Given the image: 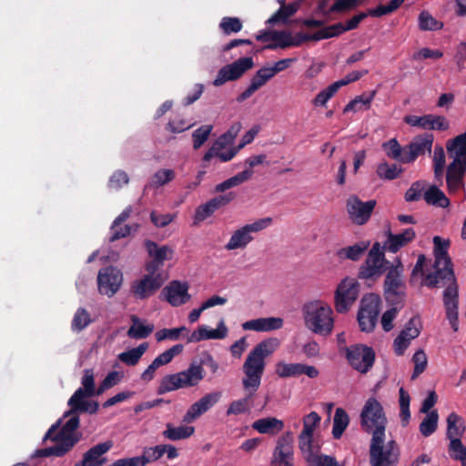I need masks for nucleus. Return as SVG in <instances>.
Wrapping results in <instances>:
<instances>
[{"mask_svg": "<svg viewBox=\"0 0 466 466\" xmlns=\"http://www.w3.org/2000/svg\"><path fill=\"white\" fill-rule=\"evenodd\" d=\"M410 398L409 393L407 391H405L403 388H400V417L404 425H406L409 422V420L410 418Z\"/></svg>", "mask_w": 466, "mask_h": 466, "instance_id": "obj_62", "label": "nucleus"}, {"mask_svg": "<svg viewBox=\"0 0 466 466\" xmlns=\"http://www.w3.org/2000/svg\"><path fill=\"white\" fill-rule=\"evenodd\" d=\"M176 177L173 169L163 168L154 173L147 187H159L172 181Z\"/></svg>", "mask_w": 466, "mask_h": 466, "instance_id": "obj_51", "label": "nucleus"}, {"mask_svg": "<svg viewBox=\"0 0 466 466\" xmlns=\"http://www.w3.org/2000/svg\"><path fill=\"white\" fill-rule=\"evenodd\" d=\"M280 346L277 338H269L258 343L248 354L243 363L242 385L245 391L256 392L260 384L266 367L265 360L271 356Z\"/></svg>", "mask_w": 466, "mask_h": 466, "instance_id": "obj_4", "label": "nucleus"}, {"mask_svg": "<svg viewBox=\"0 0 466 466\" xmlns=\"http://www.w3.org/2000/svg\"><path fill=\"white\" fill-rule=\"evenodd\" d=\"M380 299L378 295L368 294L364 296L360 301L359 311L378 317L380 311Z\"/></svg>", "mask_w": 466, "mask_h": 466, "instance_id": "obj_49", "label": "nucleus"}, {"mask_svg": "<svg viewBox=\"0 0 466 466\" xmlns=\"http://www.w3.org/2000/svg\"><path fill=\"white\" fill-rule=\"evenodd\" d=\"M271 41L273 44H269L266 46L268 49H275V48H288L290 47L293 42H291V33L289 31H277L272 30L271 34Z\"/></svg>", "mask_w": 466, "mask_h": 466, "instance_id": "obj_48", "label": "nucleus"}, {"mask_svg": "<svg viewBox=\"0 0 466 466\" xmlns=\"http://www.w3.org/2000/svg\"><path fill=\"white\" fill-rule=\"evenodd\" d=\"M252 175H253V171L251 169H246L242 172H239L237 175L231 177L230 178L223 181L222 183L218 184L215 187V192H217V193L224 192L231 187L239 186L242 183L250 179Z\"/></svg>", "mask_w": 466, "mask_h": 466, "instance_id": "obj_41", "label": "nucleus"}, {"mask_svg": "<svg viewBox=\"0 0 466 466\" xmlns=\"http://www.w3.org/2000/svg\"><path fill=\"white\" fill-rule=\"evenodd\" d=\"M350 423V418L345 410L337 408L333 418L332 435L335 439H339Z\"/></svg>", "mask_w": 466, "mask_h": 466, "instance_id": "obj_44", "label": "nucleus"}, {"mask_svg": "<svg viewBox=\"0 0 466 466\" xmlns=\"http://www.w3.org/2000/svg\"><path fill=\"white\" fill-rule=\"evenodd\" d=\"M187 329L184 326L175 329H162L156 332L155 337L157 341L165 339L177 340L183 331H187Z\"/></svg>", "mask_w": 466, "mask_h": 466, "instance_id": "obj_64", "label": "nucleus"}, {"mask_svg": "<svg viewBox=\"0 0 466 466\" xmlns=\"http://www.w3.org/2000/svg\"><path fill=\"white\" fill-rule=\"evenodd\" d=\"M219 27L225 35L238 33L242 29V23L238 17L225 16L219 23Z\"/></svg>", "mask_w": 466, "mask_h": 466, "instance_id": "obj_59", "label": "nucleus"}, {"mask_svg": "<svg viewBox=\"0 0 466 466\" xmlns=\"http://www.w3.org/2000/svg\"><path fill=\"white\" fill-rule=\"evenodd\" d=\"M188 289L187 282L173 280L162 289L161 296L172 307H179L190 300L191 295L188 293Z\"/></svg>", "mask_w": 466, "mask_h": 466, "instance_id": "obj_19", "label": "nucleus"}, {"mask_svg": "<svg viewBox=\"0 0 466 466\" xmlns=\"http://www.w3.org/2000/svg\"><path fill=\"white\" fill-rule=\"evenodd\" d=\"M132 325L127 330V336L131 339H146L154 330V325L136 315L131 316Z\"/></svg>", "mask_w": 466, "mask_h": 466, "instance_id": "obj_35", "label": "nucleus"}, {"mask_svg": "<svg viewBox=\"0 0 466 466\" xmlns=\"http://www.w3.org/2000/svg\"><path fill=\"white\" fill-rule=\"evenodd\" d=\"M376 173L381 179L392 180L400 176L401 168L395 164L390 165L387 162H382L378 165Z\"/></svg>", "mask_w": 466, "mask_h": 466, "instance_id": "obj_54", "label": "nucleus"}, {"mask_svg": "<svg viewBox=\"0 0 466 466\" xmlns=\"http://www.w3.org/2000/svg\"><path fill=\"white\" fill-rule=\"evenodd\" d=\"M385 257L380 245L375 243L369 251L365 262L360 266L359 276L361 279H370L380 276L385 269Z\"/></svg>", "mask_w": 466, "mask_h": 466, "instance_id": "obj_13", "label": "nucleus"}, {"mask_svg": "<svg viewBox=\"0 0 466 466\" xmlns=\"http://www.w3.org/2000/svg\"><path fill=\"white\" fill-rule=\"evenodd\" d=\"M252 429L260 434L275 436L284 429V422L275 417H265L255 420Z\"/></svg>", "mask_w": 466, "mask_h": 466, "instance_id": "obj_33", "label": "nucleus"}, {"mask_svg": "<svg viewBox=\"0 0 466 466\" xmlns=\"http://www.w3.org/2000/svg\"><path fill=\"white\" fill-rule=\"evenodd\" d=\"M195 431L192 426L174 427L172 424H167V429L163 431V436L170 441H178L190 437Z\"/></svg>", "mask_w": 466, "mask_h": 466, "instance_id": "obj_45", "label": "nucleus"}, {"mask_svg": "<svg viewBox=\"0 0 466 466\" xmlns=\"http://www.w3.org/2000/svg\"><path fill=\"white\" fill-rule=\"evenodd\" d=\"M91 321L89 312L84 308H79L74 314L71 328L74 331L79 332L86 329Z\"/></svg>", "mask_w": 466, "mask_h": 466, "instance_id": "obj_52", "label": "nucleus"}, {"mask_svg": "<svg viewBox=\"0 0 466 466\" xmlns=\"http://www.w3.org/2000/svg\"><path fill=\"white\" fill-rule=\"evenodd\" d=\"M376 206L375 200L361 201L357 196H350L346 208L350 220L357 225H364L370 219Z\"/></svg>", "mask_w": 466, "mask_h": 466, "instance_id": "obj_16", "label": "nucleus"}, {"mask_svg": "<svg viewBox=\"0 0 466 466\" xmlns=\"http://www.w3.org/2000/svg\"><path fill=\"white\" fill-rule=\"evenodd\" d=\"M305 327L311 332L327 337L334 328V314L325 301L316 299L305 303L301 309Z\"/></svg>", "mask_w": 466, "mask_h": 466, "instance_id": "obj_5", "label": "nucleus"}, {"mask_svg": "<svg viewBox=\"0 0 466 466\" xmlns=\"http://www.w3.org/2000/svg\"><path fill=\"white\" fill-rule=\"evenodd\" d=\"M253 66L254 62L251 57L239 58L237 61L220 68L217 77L213 81V85L216 86H220L226 82L237 80L246 71L252 68Z\"/></svg>", "mask_w": 466, "mask_h": 466, "instance_id": "obj_15", "label": "nucleus"}, {"mask_svg": "<svg viewBox=\"0 0 466 466\" xmlns=\"http://www.w3.org/2000/svg\"><path fill=\"white\" fill-rule=\"evenodd\" d=\"M387 418L380 402L374 397L369 398L360 413L362 429L372 434L370 456L371 466H395L398 451L395 442L385 443Z\"/></svg>", "mask_w": 466, "mask_h": 466, "instance_id": "obj_3", "label": "nucleus"}, {"mask_svg": "<svg viewBox=\"0 0 466 466\" xmlns=\"http://www.w3.org/2000/svg\"><path fill=\"white\" fill-rule=\"evenodd\" d=\"M321 417L316 412L311 411L303 417V429L299 435V448L303 453L310 455V451L317 448L314 445V432L319 427Z\"/></svg>", "mask_w": 466, "mask_h": 466, "instance_id": "obj_14", "label": "nucleus"}, {"mask_svg": "<svg viewBox=\"0 0 466 466\" xmlns=\"http://www.w3.org/2000/svg\"><path fill=\"white\" fill-rule=\"evenodd\" d=\"M222 397L220 391H212L205 394L198 401L194 402L187 410L183 417V422L191 423L201 415L209 410L217 404Z\"/></svg>", "mask_w": 466, "mask_h": 466, "instance_id": "obj_20", "label": "nucleus"}, {"mask_svg": "<svg viewBox=\"0 0 466 466\" xmlns=\"http://www.w3.org/2000/svg\"><path fill=\"white\" fill-rule=\"evenodd\" d=\"M445 165L446 157L444 148L441 145H435L432 156V167L435 178L441 182L442 181Z\"/></svg>", "mask_w": 466, "mask_h": 466, "instance_id": "obj_43", "label": "nucleus"}, {"mask_svg": "<svg viewBox=\"0 0 466 466\" xmlns=\"http://www.w3.org/2000/svg\"><path fill=\"white\" fill-rule=\"evenodd\" d=\"M256 392L246 391L245 397L231 401L226 411L228 416H238L250 411L253 408V397Z\"/></svg>", "mask_w": 466, "mask_h": 466, "instance_id": "obj_36", "label": "nucleus"}, {"mask_svg": "<svg viewBox=\"0 0 466 466\" xmlns=\"http://www.w3.org/2000/svg\"><path fill=\"white\" fill-rule=\"evenodd\" d=\"M147 273L135 279L130 285V292L137 299H146L154 295L165 283L167 277L147 266Z\"/></svg>", "mask_w": 466, "mask_h": 466, "instance_id": "obj_8", "label": "nucleus"}, {"mask_svg": "<svg viewBox=\"0 0 466 466\" xmlns=\"http://www.w3.org/2000/svg\"><path fill=\"white\" fill-rule=\"evenodd\" d=\"M123 282L122 272L114 267L99 270L97 275L98 290L101 294L113 297L120 289Z\"/></svg>", "mask_w": 466, "mask_h": 466, "instance_id": "obj_17", "label": "nucleus"}, {"mask_svg": "<svg viewBox=\"0 0 466 466\" xmlns=\"http://www.w3.org/2000/svg\"><path fill=\"white\" fill-rule=\"evenodd\" d=\"M405 122L411 127H420L427 130L444 131L449 129L450 123L445 116L436 115L407 116Z\"/></svg>", "mask_w": 466, "mask_h": 466, "instance_id": "obj_24", "label": "nucleus"}, {"mask_svg": "<svg viewBox=\"0 0 466 466\" xmlns=\"http://www.w3.org/2000/svg\"><path fill=\"white\" fill-rule=\"evenodd\" d=\"M228 329L221 319L216 329H210L207 325L198 326L187 339L188 343L199 342L208 339H222L228 336Z\"/></svg>", "mask_w": 466, "mask_h": 466, "instance_id": "obj_26", "label": "nucleus"}, {"mask_svg": "<svg viewBox=\"0 0 466 466\" xmlns=\"http://www.w3.org/2000/svg\"><path fill=\"white\" fill-rule=\"evenodd\" d=\"M148 349V344L147 342L141 343L137 348H133L131 350H128L127 351L121 352L118 354L117 359L128 365V366H135L138 363L141 357L145 354V352Z\"/></svg>", "mask_w": 466, "mask_h": 466, "instance_id": "obj_40", "label": "nucleus"}, {"mask_svg": "<svg viewBox=\"0 0 466 466\" xmlns=\"http://www.w3.org/2000/svg\"><path fill=\"white\" fill-rule=\"evenodd\" d=\"M433 141L434 137L431 134H424L414 137L410 145L404 149L401 162L412 163L418 157L422 156L427 152L431 153Z\"/></svg>", "mask_w": 466, "mask_h": 466, "instance_id": "obj_21", "label": "nucleus"}, {"mask_svg": "<svg viewBox=\"0 0 466 466\" xmlns=\"http://www.w3.org/2000/svg\"><path fill=\"white\" fill-rule=\"evenodd\" d=\"M423 198L427 204L440 208H447L450 205L449 198L444 192L437 186H430L423 194Z\"/></svg>", "mask_w": 466, "mask_h": 466, "instance_id": "obj_38", "label": "nucleus"}, {"mask_svg": "<svg viewBox=\"0 0 466 466\" xmlns=\"http://www.w3.org/2000/svg\"><path fill=\"white\" fill-rule=\"evenodd\" d=\"M346 358L353 369L364 374L373 366L375 353L370 347L353 345L347 348Z\"/></svg>", "mask_w": 466, "mask_h": 466, "instance_id": "obj_12", "label": "nucleus"}, {"mask_svg": "<svg viewBox=\"0 0 466 466\" xmlns=\"http://www.w3.org/2000/svg\"><path fill=\"white\" fill-rule=\"evenodd\" d=\"M82 388L77 389L68 400L71 410L64 414L56 423L53 424L46 433L44 440H51L55 442L52 447L38 450L36 454L41 457H61L67 453L79 441L76 429L79 426L78 412L96 413L98 403L89 401L87 397L92 395L83 394Z\"/></svg>", "mask_w": 466, "mask_h": 466, "instance_id": "obj_1", "label": "nucleus"}, {"mask_svg": "<svg viewBox=\"0 0 466 466\" xmlns=\"http://www.w3.org/2000/svg\"><path fill=\"white\" fill-rule=\"evenodd\" d=\"M183 345L177 344L158 355L141 374V380L144 381H150L154 378L156 370L159 367L171 362L176 356L179 355L183 351Z\"/></svg>", "mask_w": 466, "mask_h": 466, "instance_id": "obj_27", "label": "nucleus"}, {"mask_svg": "<svg viewBox=\"0 0 466 466\" xmlns=\"http://www.w3.org/2000/svg\"><path fill=\"white\" fill-rule=\"evenodd\" d=\"M147 249L149 256L154 259L149 265L157 270L158 266L162 265L165 260L172 258L173 249L168 246H157L155 242H147Z\"/></svg>", "mask_w": 466, "mask_h": 466, "instance_id": "obj_34", "label": "nucleus"}, {"mask_svg": "<svg viewBox=\"0 0 466 466\" xmlns=\"http://www.w3.org/2000/svg\"><path fill=\"white\" fill-rule=\"evenodd\" d=\"M304 459L312 466H339L330 456L319 454V447L310 451V455L303 453Z\"/></svg>", "mask_w": 466, "mask_h": 466, "instance_id": "obj_46", "label": "nucleus"}, {"mask_svg": "<svg viewBox=\"0 0 466 466\" xmlns=\"http://www.w3.org/2000/svg\"><path fill=\"white\" fill-rule=\"evenodd\" d=\"M403 265L399 258H396L389 268L384 281V294L387 301L391 304H399L404 296V284L401 279Z\"/></svg>", "mask_w": 466, "mask_h": 466, "instance_id": "obj_9", "label": "nucleus"}, {"mask_svg": "<svg viewBox=\"0 0 466 466\" xmlns=\"http://www.w3.org/2000/svg\"><path fill=\"white\" fill-rule=\"evenodd\" d=\"M292 442V437L289 433H286L278 439L270 466H294Z\"/></svg>", "mask_w": 466, "mask_h": 466, "instance_id": "obj_18", "label": "nucleus"}, {"mask_svg": "<svg viewBox=\"0 0 466 466\" xmlns=\"http://www.w3.org/2000/svg\"><path fill=\"white\" fill-rule=\"evenodd\" d=\"M421 323L417 317L411 318L400 335L394 339L393 347L395 353L402 355L410 344V341L416 339L420 332Z\"/></svg>", "mask_w": 466, "mask_h": 466, "instance_id": "obj_22", "label": "nucleus"}, {"mask_svg": "<svg viewBox=\"0 0 466 466\" xmlns=\"http://www.w3.org/2000/svg\"><path fill=\"white\" fill-rule=\"evenodd\" d=\"M412 361L414 363V370L411 375V380H415L427 367L428 360L425 352L421 350H417L412 357Z\"/></svg>", "mask_w": 466, "mask_h": 466, "instance_id": "obj_63", "label": "nucleus"}, {"mask_svg": "<svg viewBox=\"0 0 466 466\" xmlns=\"http://www.w3.org/2000/svg\"><path fill=\"white\" fill-rule=\"evenodd\" d=\"M387 236L388 238L384 242L383 248L389 252L396 253L413 240L415 232L412 228H407L400 234H392L390 231H388Z\"/></svg>", "mask_w": 466, "mask_h": 466, "instance_id": "obj_31", "label": "nucleus"}, {"mask_svg": "<svg viewBox=\"0 0 466 466\" xmlns=\"http://www.w3.org/2000/svg\"><path fill=\"white\" fill-rule=\"evenodd\" d=\"M113 446L111 441L98 443L89 449L83 456V460L75 466H102L106 462L103 457Z\"/></svg>", "mask_w": 466, "mask_h": 466, "instance_id": "obj_29", "label": "nucleus"}, {"mask_svg": "<svg viewBox=\"0 0 466 466\" xmlns=\"http://www.w3.org/2000/svg\"><path fill=\"white\" fill-rule=\"evenodd\" d=\"M459 151H455L451 147H449V150H447L450 158H451V162L448 165L446 171V184L450 194H456L464 187L463 177L466 175V163L460 159L463 148H459Z\"/></svg>", "mask_w": 466, "mask_h": 466, "instance_id": "obj_10", "label": "nucleus"}, {"mask_svg": "<svg viewBox=\"0 0 466 466\" xmlns=\"http://www.w3.org/2000/svg\"><path fill=\"white\" fill-rule=\"evenodd\" d=\"M284 320L279 317L258 318L241 324L244 330H253L257 332H269L280 329L283 327Z\"/></svg>", "mask_w": 466, "mask_h": 466, "instance_id": "obj_30", "label": "nucleus"}, {"mask_svg": "<svg viewBox=\"0 0 466 466\" xmlns=\"http://www.w3.org/2000/svg\"><path fill=\"white\" fill-rule=\"evenodd\" d=\"M213 130L212 125H203L192 133L194 149L200 148L208 139Z\"/></svg>", "mask_w": 466, "mask_h": 466, "instance_id": "obj_58", "label": "nucleus"}, {"mask_svg": "<svg viewBox=\"0 0 466 466\" xmlns=\"http://www.w3.org/2000/svg\"><path fill=\"white\" fill-rule=\"evenodd\" d=\"M301 2V0H298L289 5L280 6L279 9L268 19L267 23L269 25H274L279 22L286 24L289 17L292 16L298 12Z\"/></svg>", "mask_w": 466, "mask_h": 466, "instance_id": "obj_37", "label": "nucleus"}, {"mask_svg": "<svg viewBox=\"0 0 466 466\" xmlns=\"http://www.w3.org/2000/svg\"><path fill=\"white\" fill-rule=\"evenodd\" d=\"M339 91L334 83L321 90L312 99L311 104L315 107H325L329 100Z\"/></svg>", "mask_w": 466, "mask_h": 466, "instance_id": "obj_56", "label": "nucleus"}, {"mask_svg": "<svg viewBox=\"0 0 466 466\" xmlns=\"http://www.w3.org/2000/svg\"><path fill=\"white\" fill-rule=\"evenodd\" d=\"M275 372L279 378L299 377L301 375V363L279 361L276 363Z\"/></svg>", "mask_w": 466, "mask_h": 466, "instance_id": "obj_47", "label": "nucleus"}, {"mask_svg": "<svg viewBox=\"0 0 466 466\" xmlns=\"http://www.w3.org/2000/svg\"><path fill=\"white\" fill-rule=\"evenodd\" d=\"M446 149L449 147L454 148L455 151H459V148H463L462 154L460 156V159L466 163V129L465 132L446 141Z\"/></svg>", "mask_w": 466, "mask_h": 466, "instance_id": "obj_61", "label": "nucleus"}, {"mask_svg": "<svg viewBox=\"0 0 466 466\" xmlns=\"http://www.w3.org/2000/svg\"><path fill=\"white\" fill-rule=\"evenodd\" d=\"M235 198L233 193L220 195L209 199L205 204L198 206L194 215L195 223H199L209 218L218 208L228 205Z\"/></svg>", "mask_w": 466, "mask_h": 466, "instance_id": "obj_25", "label": "nucleus"}, {"mask_svg": "<svg viewBox=\"0 0 466 466\" xmlns=\"http://www.w3.org/2000/svg\"><path fill=\"white\" fill-rule=\"evenodd\" d=\"M232 143L221 135L211 146V147L203 156V161L209 162L213 157H217L221 162L231 160L236 155V147H231L228 151H223Z\"/></svg>", "mask_w": 466, "mask_h": 466, "instance_id": "obj_28", "label": "nucleus"}, {"mask_svg": "<svg viewBox=\"0 0 466 466\" xmlns=\"http://www.w3.org/2000/svg\"><path fill=\"white\" fill-rule=\"evenodd\" d=\"M368 243H360L339 250L338 254L342 258L358 260L368 248Z\"/></svg>", "mask_w": 466, "mask_h": 466, "instance_id": "obj_57", "label": "nucleus"}, {"mask_svg": "<svg viewBox=\"0 0 466 466\" xmlns=\"http://www.w3.org/2000/svg\"><path fill=\"white\" fill-rule=\"evenodd\" d=\"M443 26V23L435 19L429 12L422 11L419 15V27L420 30H439Z\"/></svg>", "mask_w": 466, "mask_h": 466, "instance_id": "obj_55", "label": "nucleus"}, {"mask_svg": "<svg viewBox=\"0 0 466 466\" xmlns=\"http://www.w3.org/2000/svg\"><path fill=\"white\" fill-rule=\"evenodd\" d=\"M360 285L355 279L345 278L338 285L335 292V308L339 313L347 312L356 301Z\"/></svg>", "mask_w": 466, "mask_h": 466, "instance_id": "obj_11", "label": "nucleus"}, {"mask_svg": "<svg viewBox=\"0 0 466 466\" xmlns=\"http://www.w3.org/2000/svg\"><path fill=\"white\" fill-rule=\"evenodd\" d=\"M447 436L450 440L460 439L464 431L461 419L456 413H451L447 418Z\"/></svg>", "mask_w": 466, "mask_h": 466, "instance_id": "obj_50", "label": "nucleus"}, {"mask_svg": "<svg viewBox=\"0 0 466 466\" xmlns=\"http://www.w3.org/2000/svg\"><path fill=\"white\" fill-rule=\"evenodd\" d=\"M130 213L131 208H127L115 219L111 227L112 241L125 238L130 234V228L127 225H122V223L130 216Z\"/></svg>", "mask_w": 466, "mask_h": 466, "instance_id": "obj_39", "label": "nucleus"}, {"mask_svg": "<svg viewBox=\"0 0 466 466\" xmlns=\"http://www.w3.org/2000/svg\"><path fill=\"white\" fill-rule=\"evenodd\" d=\"M203 367L192 362L183 371L165 376L159 385V393L169 392L178 389L195 387L204 379Z\"/></svg>", "mask_w": 466, "mask_h": 466, "instance_id": "obj_6", "label": "nucleus"}, {"mask_svg": "<svg viewBox=\"0 0 466 466\" xmlns=\"http://www.w3.org/2000/svg\"><path fill=\"white\" fill-rule=\"evenodd\" d=\"M382 147L389 157L401 162L404 149L401 148L400 145L395 138L383 143Z\"/></svg>", "mask_w": 466, "mask_h": 466, "instance_id": "obj_60", "label": "nucleus"}, {"mask_svg": "<svg viewBox=\"0 0 466 466\" xmlns=\"http://www.w3.org/2000/svg\"><path fill=\"white\" fill-rule=\"evenodd\" d=\"M376 96V91L373 90L369 94H363L356 96L351 100L344 108V112H357L360 110H367L370 107L371 102Z\"/></svg>", "mask_w": 466, "mask_h": 466, "instance_id": "obj_42", "label": "nucleus"}, {"mask_svg": "<svg viewBox=\"0 0 466 466\" xmlns=\"http://www.w3.org/2000/svg\"><path fill=\"white\" fill-rule=\"evenodd\" d=\"M432 241L435 273L428 274L424 283L426 286L433 288L437 287L441 281H445L443 283V285H447L443 291L445 315L451 329L456 332L459 330V292L451 268V260L448 255L451 240L450 238L435 236Z\"/></svg>", "mask_w": 466, "mask_h": 466, "instance_id": "obj_2", "label": "nucleus"}, {"mask_svg": "<svg viewBox=\"0 0 466 466\" xmlns=\"http://www.w3.org/2000/svg\"><path fill=\"white\" fill-rule=\"evenodd\" d=\"M439 415L436 410H431L426 414L425 418L420 424V433L428 437L431 435L437 429Z\"/></svg>", "mask_w": 466, "mask_h": 466, "instance_id": "obj_53", "label": "nucleus"}, {"mask_svg": "<svg viewBox=\"0 0 466 466\" xmlns=\"http://www.w3.org/2000/svg\"><path fill=\"white\" fill-rule=\"evenodd\" d=\"M274 76L268 67H262L251 78L248 87L239 95L238 102L248 99L253 93L263 86L269 79Z\"/></svg>", "mask_w": 466, "mask_h": 466, "instance_id": "obj_32", "label": "nucleus"}, {"mask_svg": "<svg viewBox=\"0 0 466 466\" xmlns=\"http://www.w3.org/2000/svg\"><path fill=\"white\" fill-rule=\"evenodd\" d=\"M405 2V0H390L388 5H379L375 8H370L367 13H360L357 15L351 17L346 23V29L352 30L356 28L359 24L367 16L370 15L373 17H380L392 14L400 8V6Z\"/></svg>", "mask_w": 466, "mask_h": 466, "instance_id": "obj_23", "label": "nucleus"}, {"mask_svg": "<svg viewBox=\"0 0 466 466\" xmlns=\"http://www.w3.org/2000/svg\"><path fill=\"white\" fill-rule=\"evenodd\" d=\"M271 223L272 218L268 217L240 227L232 232L225 249L231 251L246 248L254 240L253 234L268 228Z\"/></svg>", "mask_w": 466, "mask_h": 466, "instance_id": "obj_7", "label": "nucleus"}]
</instances>
